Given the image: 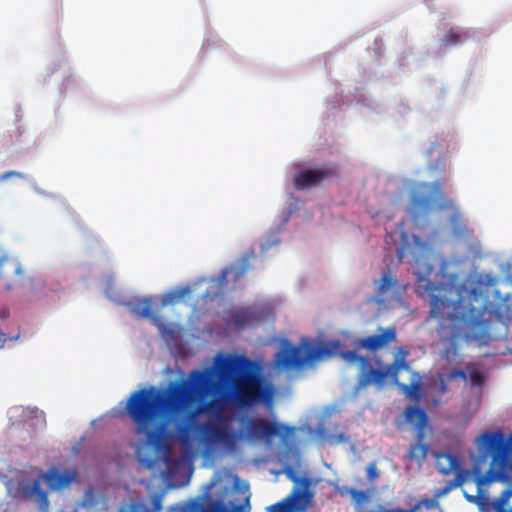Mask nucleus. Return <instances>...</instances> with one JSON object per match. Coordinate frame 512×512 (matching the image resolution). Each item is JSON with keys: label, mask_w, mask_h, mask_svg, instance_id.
<instances>
[{"label": "nucleus", "mask_w": 512, "mask_h": 512, "mask_svg": "<svg viewBox=\"0 0 512 512\" xmlns=\"http://www.w3.org/2000/svg\"><path fill=\"white\" fill-rule=\"evenodd\" d=\"M120 512H147V510L144 503L134 502L128 508H122Z\"/></svg>", "instance_id": "nucleus-28"}, {"label": "nucleus", "mask_w": 512, "mask_h": 512, "mask_svg": "<svg viewBox=\"0 0 512 512\" xmlns=\"http://www.w3.org/2000/svg\"><path fill=\"white\" fill-rule=\"evenodd\" d=\"M352 500L355 510L357 512H363L366 505L370 502V493L368 491L356 489L355 492H353Z\"/></svg>", "instance_id": "nucleus-22"}, {"label": "nucleus", "mask_w": 512, "mask_h": 512, "mask_svg": "<svg viewBox=\"0 0 512 512\" xmlns=\"http://www.w3.org/2000/svg\"><path fill=\"white\" fill-rule=\"evenodd\" d=\"M189 292H190V288L187 286L178 288L174 291H171L170 293H168L165 296V298L163 300V304L173 303L174 301L186 296Z\"/></svg>", "instance_id": "nucleus-24"}, {"label": "nucleus", "mask_w": 512, "mask_h": 512, "mask_svg": "<svg viewBox=\"0 0 512 512\" xmlns=\"http://www.w3.org/2000/svg\"><path fill=\"white\" fill-rule=\"evenodd\" d=\"M471 39L469 30H466L459 26L451 27L441 39V43L448 46H456L459 44L466 43Z\"/></svg>", "instance_id": "nucleus-19"}, {"label": "nucleus", "mask_w": 512, "mask_h": 512, "mask_svg": "<svg viewBox=\"0 0 512 512\" xmlns=\"http://www.w3.org/2000/svg\"><path fill=\"white\" fill-rule=\"evenodd\" d=\"M445 208L453 210V213L449 219L453 236L457 239L465 238L468 235L469 230L465 224L462 214L458 210L454 209V204L452 201H446Z\"/></svg>", "instance_id": "nucleus-16"}, {"label": "nucleus", "mask_w": 512, "mask_h": 512, "mask_svg": "<svg viewBox=\"0 0 512 512\" xmlns=\"http://www.w3.org/2000/svg\"><path fill=\"white\" fill-rule=\"evenodd\" d=\"M215 371L229 386L231 401L236 406L251 408L271 402L272 389L252 360L244 355L218 354L215 370L195 369L187 379L171 381L164 389L149 387L132 392L125 413L133 422L135 433L144 435L155 450H169V442L174 438L169 425L174 423L177 438L187 443L199 415L218 413L224 408L221 398L206 401L220 389V383L214 379Z\"/></svg>", "instance_id": "nucleus-1"}, {"label": "nucleus", "mask_w": 512, "mask_h": 512, "mask_svg": "<svg viewBox=\"0 0 512 512\" xmlns=\"http://www.w3.org/2000/svg\"><path fill=\"white\" fill-rule=\"evenodd\" d=\"M392 510H393V512H418L419 505H413L410 509L396 508V509H392Z\"/></svg>", "instance_id": "nucleus-34"}, {"label": "nucleus", "mask_w": 512, "mask_h": 512, "mask_svg": "<svg viewBox=\"0 0 512 512\" xmlns=\"http://www.w3.org/2000/svg\"><path fill=\"white\" fill-rule=\"evenodd\" d=\"M284 471H285L286 475L288 476V478L291 479L293 482H295V483L300 482V479L298 477H296V475L294 474L293 469L291 467L286 468ZM301 482L304 486L308 485V481L306 479H302Z\"/></svg>", "instance_id": "nucleus-31"}, {"label": "nucleus", "mask_w": 512, "mask_h": 512, "mask_svg": "<svg viewBox=\"0 0 512 512\" xmlns=\"http://www.w3.org/2000/svg\"><path fill=\"white\" fill-rule=\"evenodd\" d=\"M336 165H326L319 169H304L299 171L293 178V185L296 190H304L317 186L325 179L338 177Z\"/></svg>", "instance_id": "nucleus-12"}, {"label": "nucleus", "mask_w": 512, "mask_h": 512, "mask_svg": "<svg viewBox=\"0 0 512 512\" xmlns=\"http://www.w3.org/2000/svg\"><path fill=\"white\" fill-rule=\"evenodd\" d=\"M356 488L348 487V486H339L336 488L337 493L341 497L350 496L353 497V492H355Z\"/></svg>", "instance_id": "nucleus-30"}, {"label": "nucleus", "mask_w": 512, "mask_h": 512, "mask_svg": "<svg viewBox=\"0 0 512 512\" xmlns=\"http://www.w3.org/2000/svg\"><path fill=\"white\" fill-rule=\"evenodd\" d=\"M414 505H419V510L421 509V507H425L426 509L430 510V509H433V508H440V505H439V502H438V499H436L434 497V499H430V498H423L419 501H417Z\"/></svg>", "instance_id": "nucleus-27"}, {"label": "nucleus", "mask_w": 512, "mask_h": 512, "mask_svg": "<svg viewBox=\"0 0 512 512\" xmlns=\"http://www.w3.org/2000/svg\"><path fill=\"white\" fill-rule=\"evenodd\" d=\"M451 264L446 258L441 259L439 274L441 282L435 284L427 277L432 273L433 266L425 265L423 272L416 273L417 292L420 296L429 298V316L438 323L437 332L447 345L442 352V358L448 363H461L457 340L488 342L494 324L505 326L512 320L510 296L499 303H491L483 297L479 288L469 290L464 296L466 285L458 273H449Z\"/></svg>", "instance_id": "nucleus-2"}, {"label": "nucleus", "mask_w": 512, "mask_h": 512, "mask_svg": "<svg viewBox=\"0 0 512 512\" xmlns=\"http://www.w3.org/2000/svg\"><path fill=\"white\" fill-rule=\"evenodd\" d=\"M379 331V334L358 339L355 346L375 352L396 340L395 327L380 328Z\"/></svg>", "instance_id": "nucleus-14"}, {"label": "nucleus", "mask_w": 512, "mask_h": 512, "mask_svg": "<svg viewBox=\"0 0 512 512\" xmlns=\"http://www.w3.org/2000/svg\"><path fill=\"white\" fill-rule=\"evenodd\" d=\"M303 497L309 500L311 495L296 488L282 501L267 507V512H293L296 502ZM191 510L192 512H229L221 501H210L208 504L194 503Z\"/></svg>", "instance_id": "nucleus-11"}, {"label": "nucleus", "mask_w": 512, "mask_h": 512, "mask_svg": "<svg viewBox=\"0 0 512 512\" xmlns=\"http://www.w3.org/2000/svg\"><path fill=\"white\" fill-rule=\"evenodd\" d=\"M195 430L208 447L220 446L228 452H234L237 448L239 435L224 423L220 416L217 417V421L197 425Z\"/></svg>", "instance_id": "nucleus-8"}, {"label": "nucleus", "mask_w": 512, "mask_h": 512, "mask_svg": "<svg viewBox=\"0 0 512 512\" xmlns=\"http://www.w3.org/2000/svg\"><path fill=\"white\" fill-rule=\"evenodd\" d=\"M467 379L469 378L473 386H482L485 382L482 371L473 364L467 365Z\"/></svg>", "instance_id": "nucleus-23"}, {"label": "nucleus", "mask_w": 512, "mask_h": 512, "mask_svg": "<svg viewBox=\"0 0 512 512\" xmlns=\"http://www.w3.org/2000/svg\"><path fill=\"white\" fill-rule=\"evenodd\" d=\"M447 391V385L446 383L444 382L443 379H441V382H440V387H439V392L441 394L445 393Z\"/></svg>", "instance_id": "nucleus-39"}, {"label": "nucleus", "mask_w": 512, "mask_h": 512, "mask_svg": "<svg viewBox=\"0 0 512 512\" xmlns=\"http://www.w3.org/2000/svg\"><path fill=\"white\" fill-rule=\"evenodd\" d=\"M511 496H512V490L511 489L504 490L501 493V495H500L499 504L501 506H504Z\"/></svg>", "instance_id": "nucleus-32"}, {"label": "nucleus", "mask_w": 512, "mask_h": 512, "mask_svg": "<svg viewBox=\"0 0 512 512\" xmlns=\"http://www.w3.org/2000/svg\"><path fill=\"white\" fill-rule=\"evenodd\" d=\"M340 356L349 364H355L360 373L359 383L366 386L371 383L381 385L387 377L391 378L398 387L406 394L412 395L419 390L418 383L401 384L398 382V374L401 370H408L409 363L406 361L408 351L404 347L397 350L394 361L384 368L375 369L371 366L368 357L359 355L356 351H341Z\"/></svg>", "instance_id": "nucleus-5"}, {"label": "nucleus", "mask_w": 512, "mask_h": 512, "mask_svg": "<svg viewBox=\"0 0 512 512\" xmlns=\"http://www.w3.org/2000/svg\"><path fill=\"white\" fill-rule=\"evenodd\" d=\"M12 176L21 177V173L16 172V171L6 172L1 176V179L5 180Z\"/></svg>", "instance_id": "nucleus-35"}, {"label": "nucleus", "mask_w": 512, "mask_h": 512, "mask_svg": "<svg viewBox=\"0 0 512 512\" xmlns=\"http://www.w3.org/2000/svg\"><path fill=\"white\" fill-rule=\"evenodd\" d=\"M431 192L442 197L441 183L438 181L433 184L421 182L415 186L409 207L413 221L416 222L419 218L427 216L431 212L434 204Z\"/></svg>", "instance_id": "nucleus-10"}, {"label": "nucleus", "mask_w": 512, "mask_h": 512, "mask_svg": "<svg viewBox=\"0 0 512 512\" xmlns=\"http://www.w3.org/2000/svg\"><path fill=\"white\" fill-rule=\"evenodd\" d=\"M372 512H393V510H387L385 509L384 507L382 506H379L375 511H372Z\"/></svg>", "instance_id": "nucleus-41"}, {"label": "nucleus", "mask_w": 512, "mask_h": 512, "mask_svg": "<svg viewBox=\"0 0 512 512\" xmlns=\"http://www.w3.org/2000/svg\"><path fill=\"white\" fill-rule=\"evenodd\" d=\"M444 168H445V160H444V158H438L435 165H429V169L430 170L439 169V170L442 171V170H444Z\"/></svg>", "instance_id": "nucleus-33"}, {"label": "nucleus", "mask_w": 512, "mask_h": 512, "mask_svg": "<svg viewBox=\"0 0 512 512\" xmlns=\"http://www.w3.org/2000/svg\"><path fill=\"white\" fill-rule=\"evenodd\" d=\"M129 307L131 313L143 318H149L155 325H159L160 319L153 313V302L151 298L139 299L134 303H130Z\"/></svg>", "instance_id": "nucleus-17"}, {"label": "nucleus", "mask_w": 512, "mask_h": 512, "mask_svg": "<svg viewBox=\"0 0 512 512\" xmlns=\"http://www.w3.org/2000/svg\"><path fill=\"white\" fill-rule=\"evenodd\" d=\"M4 287H5V289L10 290L12 286L10 283L7 282L4 284Z\"/></svg>", "instance_id": "nucleus-42"}, {"label": "nucleus", "mask_w": 512, "mask_h": 512, "mask_svg": "<svg viewBox=\"0 0 512 512\" xmlns=\"http://www.w3.org/2000/svg\"><path fill=\"white\" fill-rule=\"evenodd\" d=\"M22 273V267L20 262L6 254L3 253L0 256V279H10L11 277L20 275Z\"/></svg>", "instance_id": "nucleus-18"}, {"label": "nucleus", "mask_w": 512, "mask_h": 512, "mask_svg": "<svg viewBox=\"0 0 512 512\" xmlns=\"http://www.w3.org/2000/svg\"><path fill=\"white\" fill-rule=\"evenodd\" d=\"M469 476L470 472H459L458 475H456L454 479L449 480L444 487L437 489L435 491L434 497L438 499L448 494L451 490L461 487Z\"/></svg>", "instance_id": "nucleus-20"}, {"label": "nucleus", "mask_w": 512, "mask_h": 512, "mask_svg": "<svg viewBox=\"0 0 512 512\" xmlns=\"http://www.w3.org/2000/svg\"><path fill=\"white\" fill-rule=\"evenodd\" d=\"M241 429L237 432L238 443L240 441L271 442L273 438L278 437L283 442L295 434V427L283 424L277 421H268L262 418L248 417L241 419Z\"/></svg>", "instance_id": "nucleus-7"}, {"label": "nucleus", "mask_w": 512, "mask_h": 512, "mask_svg": "<svg viewBox=\"0 0 512 512\" xmlns=\"http://www.w3.org/2000/svg\"><path fill=\"white\" fill-rule=\"evenodd\" d=\"M477 457L472 472L478 495L481 487L487 483L506 479L508 468H512V433L508 440L500 430L483 432L475 440Z\"/></svg>", "instance_id": "nucleus-3"}, {"label": "nucleus", "mask_w": 512, "mask_h": 512, "mask_svg": "<svg viewBox=\"0 0 512 512\" xmlns=\"http://www.w3.org/2000/svg\"><path fill=\"white\" fill-rule=\"evenodd\" d=\"M366 477L371 483L375 482L379 478V471L376 462H370L366 467Z\"/></svg>", "instance_id": "nucleus-26"}, {"label": "nucleus", "mask_w": 512, "mask_h": 512, "mask_svg": "<svg viewBox=\"0 0 512 512\" xmlns=\"http://www.w3.org/2000/svg\"><path fill=\"white\" fill-rule=\"evenodd\" d=\"M77 472L74 469L61 471L57 467H51L47 471H40L35 478L26 475L11 478L6 483L8 494L19 501H34L41 508L49 506L48 490L44 489L42 482L48 484L50 491L61 490L77 480Z\"/></svg>", "instance_id": "nucleus-4"}, {"label": "nucleus", "mask_w": 512, "mask_h": 512, "mask_svg": "<svg viewBox=\"0 0 512 512\" xmlns=\"http://www.w3.org/2000/svg\"><path fill=\"white\" fill-rule=\"evenodd\" d=\"M397 285V279L389 271L383 272L381 279L377 285L376 291L378 295L384 296L388 291L395 288Z\"/></svg>", "instance_id": "nucleus-21"}, {"label": "nucleus", "mask_w": 512, "mask_h": 512, "mask_svg": "<svg viewBox=\"0 0 512 512\" xmlns=\"http://www.w3.org/2000/svg\"><path fill=\"white\" fill-rule=\"evenodd\" d=\"M397 257L400 262L403 261V258H404V249L403 248L397 249Z\"/></svg>", "instance_id": "nucleus-40"}, {"label": "nucleus", "mask_w": 512, "mask_h": 512, "mask_svg": "<svg viewBox=\"0 0 512 512\" xmlns=\"http://www.w3.org/2000/svg\"><path fill=\"white\" fill-rule=\"evenodd\" d=\"M336 443L345 442L348 440V437L345 434H339L335 436Z\"/></svg>", "instance_id": "nucleus-38"}, {"label": "nucleus", "mask_w": 512, "mask_h": 512, "mask_svg": "<svg viewBox=\"0 0 512 512\" xmlns=\"http://www.w3.org/2000/svg\"><path fill=\"white\" fill-rule=\"evenodd\" d=\"M153 506L155 511H159L161 509V499L156 497L153 501Z\"/></svg>", "instance_id": "nucleus-37"}, {"label": "nucleus", "mask_w": 512, "mask_h": 512, "mask_svg": "<svg viewBox=\"0 0 512 512\" xmlns=\"http://www.w3.org/2000/svg\"><path fill=\"white\" fill-rule=\"evenodd\" d=\"M405 418L409 423L415 425L417 442L412 444L407 457L422 462L427 457L429 444L424 443L425 429L428 425V418L425 411L417 406H408L405 409Z\"/></svg>", "instance_id": "nucleus-9"}, {"label": "nucleus", "mask_w": 512, "mask_h": 512, "mask_svg": "<svg viewBox=\"0 0 512 512\" xmlns=\"http://www.w3.org/2000/svg\"><path fill=\"white\" fill-rule=\"evenodd\" d=\"M227 325L236 329L255 326L261 321L260 312L254 307L238 308L229 311L225 317Z\"/></svg>", "instance_id": "nucleus-13"}, {"label": "nucleus", "mask_w": 512, "mask_h": 512, "mask_svg": "<svg viewBox=\"0 0 512 512\" xmlns=\"http://www.w3.org/2000/svg\"><path fill=\"white\" fill-rule=\"evenodd\" d=\"M464 497L470 503H477L478 495H470V494L464 492Z\"/></svg>", "instance_id": "nucleus-36"}, {"label": "nucleus", "mask_w": 512, "mask_h": 512, "mask_svg": "<svg viewBox=\"0 0 512 512\" xmlns=\"http://www.w3.org/2000/svg\"><path fill=\"white\" fill-rule=\"evenodd\" d=\"M436 467L440 474L449 475L455 472L458 475L459 472H470V470L463 469L457 456L448 452H437L435 454Z\"/></svg>", "instance_id": "nucleus-15"}, {"label": "nucleus", "mask_w": 512, "mask_h": 512, "mask_svg": "<svg viewBox=\"0 0 512 512\" xmlns=\"http://www.w3.org/2000/svg\"><path fill=\"white\" fill-rule=\"evenodd\" d=\"M245 272H246V268H244V267H242L239 270L224 269V270H222L218 281H219L220 285H223L227 282V277H228L229 273H234V278L236 280L237 278L243 276L245 274Z\"/></svg>", "instance_id": "nucleus-25"}, {"label": "nucleus", "mask_w": 512, "mask_h": 512, "mask_svg": "<svg viewBox=\"0 0 512 512\" xmlns=\"http://www.w3.org/2000/svg\"><path fill=\"white\" fill-rule=\"evenodd\" d=\"M448 380L462 379L467 380V373L462 369H453L447 374Z\"/></svg>", "instance_id": "nucleus-29"}, {"label": "nucleus", "mask_w": 512, "mask_h": 512, "mask_svg": "<svg viewBox=\"0 0 512 512\" xmlns=\"http://www.w3.org/2000/svg\"><path fill=\"white\" fill-rule=\"evenodd\" d=\"M341 348L338 340L322 343L301 341L299 346L284 342L274 356V366L280 370L301 369L307 363H313L324 357L336 354Z\"/></svg>", "instance_id": "nucleus-6"}]
</instances>
